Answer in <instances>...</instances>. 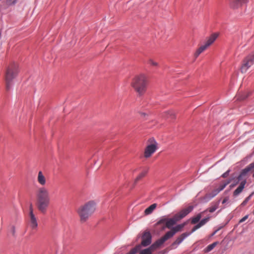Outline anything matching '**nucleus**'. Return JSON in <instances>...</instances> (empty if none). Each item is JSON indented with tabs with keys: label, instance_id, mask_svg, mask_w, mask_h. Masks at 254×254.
<instances>
[{
	"label": "nucleus",
	"instance_id": "9",
	"mask_svg": "<svg viewBox=\"0 0 254 254\" xmlns=\"http://www.w3.org/2000/svg\"><path fill=\"white\" fill-rule=\"evenodd\" d=\"M167 240V238L165 235H164L160 239H158L153 244H152L148 249H149L150 251L152 253V251L155 250L163 245Z\"/></svg>",
	"mask_w": 254,
	"mask_h": 254
},
{
	"label": "nucleus",
	"instance_id": "8",
	"mask_svg": "<svg viewBox=\"0 0 254 254\" xmlns=\"http://www.w3.org/2000/svg\"><path fill=\"white\" fill-rule=\"evenodd\" d=\"M194 208L193 206L190 205L187 208L181 210L179 212L176 213L174 216L178 221L181 220L186 217L188 214L191 212Z\"/></svg>",
	"mask_w": 254,
	"mask_h": 254
},
{
	"label": "nucleus",
	"instance_id": "42",
	"mask_svg": "<svg viewBox=\"0 0 254 254\" xmlns=\"http://www.w3.org/2000/svg\"><path fill=\"white\" fill-rule=\"evenodd\" d=\"M218 231V230H215V231L213 233V234H212V236L214 235H215V234L217 232V231Z\"/></svg>",
	"mask_w": 254,
	"mask_h": 254
},
{
	"label": "nucleus",
	"instance_id": "21",
	"mask_svg": "<svg viewBox=\"0 0 254 254\" xmlns=\"http://www.w3.org/2000/svg\"><path fill=\"white\" fill-rule=\"evenodd\" d=\"M208 47L205 45H201L195 52L194 54L195 58H197L199 55L205 51Z\"/></svg>",
	"mask_w": 254,
	"mask_h": 254
},
{
	"label": "nucleus",
	"instance_id": "14",
	"mask_svg": "<svg viewBox=\"0 0 254 254\" xmlns=\"http://www.w3.org/2000/svg\"><path fill=\"white\" fill-rule=\"evenodd\" d=\"M219 192L217 189L213 190L210 193L206 194L202 198L204 202H207L215 197Z\"/></svg>",
	"mask_w": 254,
	"mask_h": 254
},
{
	"label": "nucleus",
	"instance_id": "16",
	"mask_svg": "<svg viewBox=\"0 0 254 254\" xmlns=\"http://www.w3.org/2000/svg\"><path fill=\"white\" fill-rule=\"evenodd\" d=\"M218 36V34L217 33H214L211 34L210 37L207 39L206 42L205 43V45L209 47L211 44H212L216 40Z\"/></svg>",
	"mask_w": 254,
	"mask_h": 254
},
{
	"label": "nucleus",
	"instance_id": "32",
	"mask_svg": "<svg viewBox=\"0 0 254 254\" xmlns=\"http://www.w3.org/2000/svg\"><path fill=\"white\" fill-rule=\"evenodd\" d=\"M17 0H6V3L9 5L15 4Z\"/></svg>",
	"mask_w": 254,
	"mask_h": 254
},
{
	"label": "nucleus",
	"instance_id": "36",
	"mask_svg": "<svg viewBox=\"0 0 254 254\" xmlns=\"http://www.w3.org/2000/svg\"><path fill=\"white\" fill-rule=\"evenodd\" d=\"M226 187V184H223L221 185L217 189L219 192L222 190Z\"/></svg>",
	"mask_w": 254,
	"mask_h": 254
},
{
	"label": "nucleus",
	"instance_id": "13",
	"mask_svg": "<svg viewBox=\"0 0 254 254\" xmlns=\"http://www.w3.org/2000/svg\"><path fill=\"white\" fill-rule=\"evenodd\" d=\"M184 225H178L176 226L173 227L172 229L167 232L165 235L167 238L168 239L172 238L173 237V236L178 231H179L183 227Z\"/></svg>",
	"mask_w": 254,
	"mask_h": 254
},
{
	"label": "nucleus",
	"instance_id": "11",
	"mask_svg": "<svg viewBox=\"0 0 254 254\" xmlns=\"http://www.w3.org/2000/svg\"><path fill=\"white\" fill-rule=\"evenodd\" d=\"M152 236L149 232H146L142 237L141 245L143 247L149 246L151 243Z\"/></svg>",
	"mask_w": 254,
	"mask_h": 254
},
{
	"label": "nucleus",
	"instance_id": "25",
	"mask_svg": "<svg viewBox=\"0 0 254 254\" xmlns=\"http://www.w3.org/2000/svg\"><path fill=\"white\" fill-rule=\"evenodd\" d=\"M250 94L249 93H243L241 94H239L237 95V99L239 100H244L247 99Z\"/></svg>",
	"mask_w": 254,
	"mask_h": 254
},
{
	"label": "nucleus",
	"instance_id": "41",
	"mask_svg": "<svg viewBox=\"0 0 254 254\" xmlns=\"http://www.w3.org/2000/svg\"><path fill=\"white\" fill-rule=\"evenodd\" d=\"M230 182H231V180H229V181H228L227 182H226V183H225L224 184H226V186H227V185H228L230 183Z\"/></svg>",
	"mask_w": 254,
	"mask_h": 254
},
{
	"label": "nucleus",
	"instance_id": "34",
	"mask_svg": "<svg viewBox=\"0 0 254 254\" xmlns=\"http://www.w3.org/2000/svg\"><path fill=\"white\" fill-rule=\"evenodd\" d=\"M201 226L199 225V224L198 223H197L196 225H195L193 228L191 230V231L190 232L191 233V234L193 232H194V231H195L197 229H199V228H200Z\"/></svg>",
	"mask_w": 254,
	"mask_h": 254
},
{
	"label": "nucleus",
	"instance_id": "26",
	"mask_svg": "<svg viewBox=\"0 0 254 254\" xmlns=\"http://www.w3.org/2000/svg\"><path fill=\"white\" fill-rule=\"evenodd\" d=\"M140 248V245H137L132 249L127 254H136Z\"/></svg>",
	"mask_w": 254,
	"mask_h": 254
},
{
	"label": "nucleus",
	"instance_id": "12",
	"mask_svg": "<svg viewBox=\"0 0 254 254\" xmlns=\"http://www.w3.org/2000/svg\"><path fill=\"white\" fill-rule=\"evenodd\" d=\"M29 215H30V227H31V228L32 229H35L38 227V223H37V219L33 212V209H32V205H31L30 207Z\"/></svg>",
	"mask_w": 254,
	"mask_h": 254
},
{
	"label": "nucleus",
	"instance_id": "28",
	"mask_svg": "<svg viewBox=\"0 0 254 254\" xmlns=\"http://www.w3.org/2000/svg\"><path fill=\"white\" fill-rule=\"evenodd\" d=\"M167 220V218L166 216H162L160 218V219L157 221L156 223L157 225H160L162 224H165L166 223Z\"/></svg>",
	"mask_w": 254,
	"mask_h": 254
},
{
	"label": "nucleus",
	"instance_id": "35",
	"mask_svg": "<svg viewBox=\"0 0 254 254\" xmlns=\"http://www.w3.org/2000/svg\"><path fill=\"white\" fill-rule=\"evenodd\" d=\"M201 226L199 225V224L198 223H197L196 225H195L193 228L191 230V231L190 232L191 233V234L193 232H194V231H195L197 229H199V228H200Z\"/></svg>",
	"mask_w": 254,
	"mask_h": 254
},
{
	"label": "nucleus",
	"instance_id": "4",
	"mask_svg": "<svg viewBox=\"0 0 254 254\" xmlns=\"http://www.w3.org/2000/svg\"><path fill=\"white\" fill-rule=\"evenodd\" d=\"M96 209V203L89 201L78 210V213L82 222H85Z\"/></svg>",
	"mask_w": 254,
	"mask_h": 254
},
{
	"label": "nucleus",
	"instance_id": "44",
	"mask_svg": "<svg viewBox=\"0 0 254 254\" xmlns=\"http://www.w3.org/2000/svg\"><path fill=\"white\" fill-rule=\"evenodd\" d=\"M253 214H254V212H253Z\"/></svg>",
	"mask_w": 254,
	"mask_h": 254
},
{
	"label": "nucleus",
	"instance_id": "23",
	"mask_svg": "<svg viewBox=\"0 0 254 254\" xmlns=\"http://www.w3.org/2000/svg\"><path fill=\"white\" fill-rule=\"evenodd\" d=\"M218 244V242H215L212 244L207 246L204 250V252L205 253H208L212 251Z\"/></svg>",
	"mask_w": 254,
	"mask_h": 254
},
{
	"label": "nucleus",
	"instance_id": "17",
	"mask_svg": "<svg viewBox=\"0 0 254 254\" xmlns=\"http://www.w3.org/2000/svg\"><path fill=\"white\" fill-rule=\"evenodd\" d=\"M248 0H232L231 5L234 8H237L246 3Z\"/></svg>",
	"mask_w": 254,
	"mask_h": 254
},
{
	"label": "nucleus",
	"instance_id": "38",
	"mask_svg": "<svg viewBox=\"0 0 254 254\" xmlns=\"http://www.w3.org/2000/svg\"><path fill=\"white\" fill-rule=\"evenodd\" d=\"M248 217L249 215H246V216H245L244 217H243L242 219L240 220L239 223H242L246 221L248 218Z\"/></svg>",
	"mask_w": 254,
	"mask_h": 254
},
{
	"label": "nucleus",
	"instance_id": "27",
	"mask_svg": "<svg viewBox=\"0 0 254 254\" xmlns=\"http://www.w3.org/2000/svg\"><path fill=\"white\" fill-rule=\"evenodd\" d=\"M165 116L167 118H170L171 119H174L175 118V113L173 111H168L165 112Z\"/></svg>",
	"mask_w": 254,
	"mask_h": 254
},
{
	"label": "nucleus",
	"instance_id": "24",
	"mask_svg": "<svg viewBox=\"0 0 254 254\" xmlns=\"http://www.w3.org/2000/svg\"><path fill=\"white\" fill-rule=\"evenodd\" d=\"M204 213H202V212L198 214H197L195 216L192 218L191 220V224H196L198 222L202 217V214Z\"/></svg>",
	"mask_w": 254,
	"mask_h": 254
},
{
	"label": "nucleus",
	"instance_id": "19",
	"mask_svg": "<svg viewBox=\"0 0 254 254\" xmlns=\"http://www.w3.org/2000/svg\"><path fill=\"white\" fill-rule=\"evenodd\" d=\"M177 221H178L177 220L175 216H174L173 218H167L165 226L168 228H171L172 226L174 225Z\"/></svg>",
	"mask_w": 254,
	"mask_h": 254
},
{
	"label": "nucleus",
	"instance_id": "20",
	"mask_svg": "<svg viewBox=\"0 0 254 254\" xmlns=\"http://www.w3.org/2000/svg\"><path fill=\"white\" fill-rule=\"evenodd\" d=\"M148 171V169L146 168L143 170L135 178L134 180V183H136L138 181L141 180L142 178L144 177L147 174Z\"/></svg>",
	"mask_w": 254,
	"mask_h": 254
},
{
	"label": "nucleus",
	"instance_id": "2",
	"mask_svg": "<svg viewBox=\"0 0 254 254\" xmlns=\"http://www.w3.org/2000/svg\"><path fill=\"white\" fill-rule=\"evenodd\" d=\"M147 85V78L143 74L136 76L131 82L132 87L139 96H141L145 93Z\"/></svg>",
	"mask_w": 254,
	"mask_h": 254
},
{
	"label": "nucleus",
	"instance_id": "18",
	"mask_svg": "<svg viewBox=\"0 0 254 254\" xmlns=\"http://www.w3.org/2000/svg\"><path fill=\"white\" fill-rule=\"evenodd\" d=\"M37 181L39 184L41 186H44L46 185V180L44 175L43 174L42 171H39L38 172V177H37Z\"/></svg>",
	"mask_w": 254,
	"mask_h": 254
},
{
	"label": "nucleus",
	"instance_id": "31",
	"mask_svg": "<svg viewBox=\"0 0 254 254\" xmlns=\"http://www.w3.org/2000/svg\"><path fill=\"white\" fill-rule=\"evenodd\" d=\"M148 64L152 66H158V63L154 61L152 59H149L148 60Z\"/></svg>",
	"mask_w": 254,
	"mask_h": 254
},
{
	"label": "nucleus",
	"instance_id": "5",
	"mask_svg": "<svg viewBox=\"0 0 254 254\" xmlns=\"http://www.w3.org/2000/svg\"><path fill=\"white\" fill-rule=\"evenodd\" d=\"M18 72V66L16 64H13L8 68L5 76L7 90L11 89L13 84L12 80L17 76Z\"/></svg>",
	"mask_w": 254,
	"mask_h": 254
},
{
	"label": "nucleus",
	"instance_id": "39",
	"mask_svg": "<svg viewBox=\"0 0 254 254\" xmlns=\"http://www.w3.org/2000/svg\"><path fill=\"white\" fill-rule=\"evenodd\" d=\"M11 232L13 235H14L15 233V228L14 226H12L11 227Z\"/></svg>",
	"mask_w": 254,
	"mask_h": 254
},
{
	"label": "nucleus",
	"instance_id": "6",
	"mask_svg": "<svg viewBox=\"0 0 254 254\" xmlns=\"http://www.w3.org/2000/svg\"><path fill=\"white\" fill-rule=\"evenodd\" d=\"M148 142L149 144L146 146L144 153L146 158L150 157L158 149V143L154 138H150Z\"/></svg>",
	"mask_w": 254,
	"mask_h": 254
},
{
	"label": "nucleus",
	"instance_id": "33",
	"mask_svg": "<svg viewBox=\"0 0 254 254\" xmlns=\"http://www.w3.org/2000/svg\"><path fill=\"white\" fill-rule=\"evenodd\" d=\"M252 195V194H251V195H249V196H248L247 197H246L245 199V200L243 201V202L242 203L241 205H243V206L245 205L248 203V202L249 201L250 199L251 198V197Z\"/></svg>",
	"mask_w": 254,
	"mask_h": 254
},
{
	"label": "nucleus",
	"instance_id": "30",
	"mask_svg": "<svg viewBox=\"0 0 254 254\" xmlns=\"http://www.w3.org/2000/svg\"><path fill=\"white\" fill-rule=\"evenodd\" d=\"M139 254H152V252L150 251L149 249H145L141 250Z\"/></svg>",
	"mask_w": 254,
	"mask_h": 254
},
{
	"label": "nucleus",
	"instance_id": "40",
	"mask_svg": "<svg viewBox=\"0 0 254 254\" xmlns=\"http://www.w3.org/2000/svg\"><path fill=\"white\" fill-rule=\"evenodd\" d=\"M229 200V198L228 197H226L222 201V204L225 203L226 202H227Z\"/></svg>",
	"mask_w": 254,
	"mask_h": 254
},
{
	"label": "nucleus",
	"instance_id": "10",
	"mask_svg": "<svg viewBox=\"0 0 254 254\" xmlns=\"http://www.w3.org/2000/svg\"><path fill=\"white\" fill-rule=\"evenodd\" d=\"M191 234V233H187L185 232L181 234L177 239L176 240L175 242H174L171 247V249H175L187 237L190 236Z\"/></svg>",
	"mask_w": 254,
	"mask_h": 254
},
{
	"label": "nucleus",
	"instance_id": "37",
	"mask_svg": "<svg viewBox=\"0 0 254 254\" xmlns=\"http://www.w3.org/2000/svg\"><path fill=\"white\" fill-rule=\"evenodd\" d=\"M230 172V170H227L226 172H225L224 173H223L221 175V177H222L223 178H226L229 175Z\"/></svg>",
	"mask_w": 254,
	"mask_h": 254
},
{
	"label": "nucleus",
	"instance_id": "22",
	"mask_svg": "<svg viewBox=\"0 0 254 254\" xmlns=\"http://www.w3.org/2000/svg\"><path fill=\"white\" fill-rule=\"evenodd\" d=\"M157 206L156 203H153L147 207L144 211L145 215L150 214Z\"/></svg>",
	"mask_w": 254,
	"mask_h": 254
},
{
	"label": "nucleus",
	"instance_id": "29",
	"mask_svg": "<svg viewBox=\"0 0 254 254\" xmlns=\"http://www.w3.org/2000/svg\"><path fill=\"white\" fill-rule=\"evenodd\" d=\"M210 217H207L205 218L202 219L198 223L199 225L202 227L204 225H205L209 220Z\"/></svg>",
	"mask_w": 254,
	"mask_h": 254
},
{
	"label": "nucleus",
	"instance_id": "15",
	"mask_svg": "<svg viewBox=\"0 0 254 254\" xmlns=\"http://www.w3.org/2000/svg\"><path fill=\"white\" fill-rule=\"evenodd\" d=\"M220 202V200L211 202L210 206L208 208L202 211V213H205L207 211H209L210 213L214 212L218 208Z\"/></svg>",
	"mask_w": 254,
	"mask_h": 254
},
{
	"label": "nucleus",
	"instance_id": "43",
	"mask_svg": "<svg viewBox=\"0 0 254 254\" xmlns=\"http://www.w3.org/2000/svg\"><path fill=\"white\" fill-rule=\"evenodd\" d=\"M252 177L254 178V173H253Z\"/></svg>",
	"mask_w": 254,
	"mask_h": 254
},
{
	"label": "nucleus",
	"instance_id": "3",
	"mask_svg": "<svg viewBox=\"0 0 254 254\" xmlns=\"http://www.w3.org/2000/svg\"><path fill=\"white\" fill-rule=\"evenodd\" d=\"M254 168V162H252L241 171L240 174L237 177V180L238 181L241 182L239 186L233 192V195L234 196L238 195L243 191L247 183V179L246 176L248 173Z\"/></svg>",
	"mask_w": 254,
	"mask_h": 254
},
{
	"label": "nucleus",
	"instance_id": "1",
	"mask_svg": "<svg viewBox=\"0 0 254 254\" xmlns=\"http://www.w3.org/2000/svg\"><path fill=\"white\" fill-rule=\"evenodd\" d=\"M37 207L42 213H45L50 203V196L48 189L45 187L39 188L37 192Z\"/></svg>",
	"mask_w": 254,
	"mask_h": 254
},
{
	"label": "nucleus",
	"instance_id": "7",
	"mask_svg": "<svg viewBox=\"0 0 254 254\" xmlns=\"http://www.w3.org/2000/svg\"><path fill=\"white\" fill-rule=\"evenodd\" d=\"M254 64V52L247 56L243 61L241 67L242 73H245Z\"/></svg>",
	"mask_w": 254,
	"mask_h": 254
}]
</instances>
